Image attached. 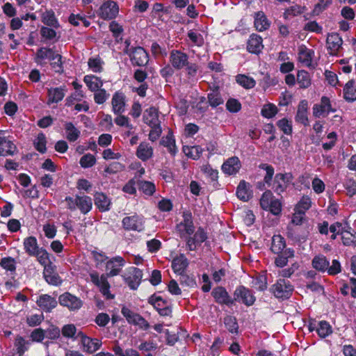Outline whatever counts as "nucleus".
<instances>
[{
	"label": "nucleus",
	"mask_w": 356,
	"mask_h": 356,
	"mask_svg": "<svg viewBox=\"0 0 356 356\" xmlns=\"http://www.w3.org/2000/svg\"><path fill=\"white\" fill-rule=\"evenodd\" d=\"M259 168L266 171L264 181L268 186H270L272 190L277 195H281L286 191L289 184L293 179V175L291 172H280L275 175L273 180L275 169L271 165L261 163Z\"/></svg>",
	"instance_id": "obj_1"
},
{
	"label": "nucleus",
	"mask_w": 356,
	"mask_h": 356,
	"mask_svg": "<svg viewBox=\"0 0 356 356\" xmlns=\"http://www.w3.org/2000/svg\"><path fill=\"white\" fill-rule=\"evenodd\" d=\"M294 291V287L289 280L278 279L270 288V292L277 299L286 300L289 299Z\"/></svg>",
	"instance_id": "obj_2"
},
{
	"label": "nucleus",
	"mask_w": 356,
	"mask_h": 356,
	"mask_svg": "<svg viewBox=\"0 0 356 356\" xmlns=\"http://www.w3.org/2000/svg\"><path fill=\"white\" fill-rule=\"evenodd\" d=\"M233 296V305L237 302L246 307H250L252 306L256 301V296L252 291L244 285L237 286L234 291Z\"/></svg>",
	"instance_id": "obj_3"
},
{
	"label": "nucleus",
	"mask_w": 356,
	"mask_h": 356,
	"mask_svg": "<svg viewBox=\"0 0 356 356\" xmlns=\"http://www.w3.org/2000/svg\"><path fill=\"white\" fill-rule=\"evenodd\" d=\"M149 305L157 311L161 316H172V309L168 300H164L161 296L156 293L150 296L147 300Z\"/></svg>",
	"instance_id": "obj_4"
},
{
	"label": "nucleus",
	"mask_w": 356,
	"mask_h": 356,
	"mask_svg": "<svg viewBox=\"0 0 356 356\" xmlns=\"http://www.w3.org/2000/svg\"><path fill=\"white\" fill-rule=\"evenodd\" d=\"M143 217L135 213L133 216H126L122 220V225L126 231L141 232L145 229Z\"/></svg>",
	"instance_id": "obj_5"
},
{
	"label": "nucleus",
	"mask_w": 356,
	"mask_h": 356,
	"mask_svg": "<svg viewBox=\"0 0 356 356\" xmlns=\"http://www.w3.org/2000/svg\"><path fill=\"white\" fill-rule=\"evenodd\" d=\"M133 66L145 67L149 63V54L146 50L140 47H135L131 52L127 55Z\"/></svg>",
	"instance_id": "obj_6"
},
{
	"label": "nucleus",
	"mask_w": 356,
	"mask_h": 356,
	"mask_svg": "<svg viewBox=\"0 0 356 356\" xmlns=\"http://www.w3.org/2000/svg\"><path fill=\"white\" fill-rule=\"evenodd\" d=\"M58 302L61 306L67 307L70 311H77L83 305V301L79 297L70 292H65L60 295Z\"/></svg>",
	"instance_id": "obj_7"
},
{
	"label": "nucleus",
	"mask_w": 356,
	"mask_h": 356,
	"mask_svg": "<svg viewBox=\"0 0 356 356\" xmlns=\"http://www.w3.org/2000/svg\"><path fill=\"white\" fill-rule=\"evenodd\" d=\"M77 337L80 339L81 344L83 347V351L88 354L95 353L102 345V342L100 339L88 337L81 331L78 332Z\"/></svg>",
	"instance_id": "obj_8"
},
{
	"label": "nucleus",
	"mask_w": 356,
	"mask_h": 356,
	"mask_svg": "<svg viewBox=\"0 0 356 356\" xmlns=\"http://www.w3.org/2000/svg\"><path fill=\"white\" fill-rule=\"evenodd\" d=\"M119 13V6L113 1H107L102 3L99 9L98 15L104 20L115 19Z\"/></svg>",
	"instance_id": "obj_9"
},
{
	"label": "nucleus",
	"mask_w": 356,
	"mask_h": 356,
	"mask_svg": "<svg viewBox=\"0 0 356 356\" xmlns=\"http://www.w3.org/2000/svg\"><path fill=\"white\" fill-rule=\"evenodd\" d=\"M211 296L215 302L220 305L232 307L233 305V298L227 292L224 286H218L215 287L211 291Z\"/></svg>",
	"instance_id": "obj_10"
},
{
	"label": "nucleus",
	"mask_w": 356,
	"mask_h": 356,
	"mask_svg": "<svg viewBox=\"0 0 356 356\" xmlns=\"http://www.w3.org/2000/svg\"><path fill=\"white\" fill-rule=\"evenodd\" d=\"M187 54L177 49H172L170 53V63L177 70H182L188 65Z\"/></svg>",
	"instance_id": "obj_11"
},
{
	"label": "nucleus",
	"mask_w": 356,
	"mask_h": 356,
	"mask_svg": "<svg viewBox=\"0 0 356 356\" xmlns=\"http://www.w3.org/2000/svg\"><path fill=\"white\" fill-rule=\"evenodd\" d=\"M67 91V89L65 85L48 88L47 104L49 106L52 104H58L61 102L65 97Z\"/></svg>",
	"instance_id": "obj_12"
},
{
	"label": "nucleus",
	"mask_w": 356,
	"mask_h": 356,
	"mask_svg": "<svg viewBox=\"0 0 356 356\" xmlns=\"http://www.w3.org/2000/svg\"><path fill=\"white\" fill-rule=\"evenodd\" d=\"M37 305L44 312H51L58 305V301L56 298L49 294H42L36 300Z\"/></svg>",
	"instance_id": "obj_13"
},
{
	"label": "nucleus",
	"mask_w": 356,
	"mask_h": 356,
	"mask_svg": "<svg viewBox=\"0 0 356 356\" xmlns=\"http://www.w3.org/2000/svg\"><path fill=\"white\" fill-rule=\"evenodd\" d=\"M124 264L125 261L122 257L117 256L113 257L106 263V270L107 273L106 276L113 277L118 275L120 273Z\"/></svg>",
	"instance_id": "obj_14"
},
{
	"label": "nucleus",
	"mask_w": 356,
	"mask_h": 356,
	"mask_svg": "<svg viewBox=\"0 0 356 356\" xmlns=\"http://www.w3.org/2000/svg\"><path fill=\"white\" fill-rule=\"evenodd\" d=\"M129 273L130 275L124 278L125 282L131 289L136 290L141 283L143 271L138 268L131 267Z\"/></svg>",
	"instance_id": "obj_15"
},
{
	"label": "nucleus",
	"mask_w": 356,
	"mask_h": 356,
	"mask_svg": "<svg viewBox=\"0 0 356 356\" xmlns=\"http://www.w3.org/2000/svg\"><path fill=\"white\" fill-rule=\"evenodd\" d=\"M247 51L252 54L258 55L264 49L263 38L257 33H252L247 41Z\"/></svg>",
	"instance_id": "obj_16"
},
{
	"label": "nucleus",
	"mask_w": 356,
	"mask_h": 356,
	"mask_svg": "<svg viewBox=\"0 0 356 356\" xmlns=\"http://www.w3.org/2000/svg\"><path fill=\"white\" fill-rule=\"evenodd\" d=\"M335 111L336 109L332 108L330 98L326 96H323L321 99V103L314 104L313 106V115L316 118H320L325 112L329 114Z\"/></svg>",
	"instance_id": "obj_17"
},
{
	"label": "nucleus",
	"mask_w": 356,
	"mask_h": 356,
	"mask_svg": "<svg viewBox=\"0 0 356 356\" xmlns=\"http://www.w3.org/2000/svg\"><path fill=\"white\" fill-rule=\"evenodd\" d=\"M327 49L330 55H337L343 44L342 38L337 33H331L327 38Z\"/></svg>",
	"instance_id": "obj_18"
},
{
	"label": "nucleus",
	"mask_w": 356,
	"mask_h": 356,
	"mask_svg": "<svg viewBox=\"0 0 356 356\" xmlns=\"http://www.w3.org/2000/svg\"><path fill=\"white\" fill-rule=\"evenodd\" d=\"M188 265L189 261L185 254H180L172 259L171 267L175 273L179 275L186 272Z\"/></svg>",
	"instance_id": "obj_19"
},
{
	"label": "nucleus",
	"mask_w": 356,
	"mask_h": 356,
	"mask_svg": "<svg viewBox=\"0 0 356 356\" xmlns=\"http://www.w3.org/2000/svg\"><path fill=\"white\" fill-rule=\"evenodd\" d=\"M270 21L263 11L256 12L254 15V26L259 32L268 30L270 26Z\"/></svg>",
	"instance_id": "obj_20"
},
{
	"label": "nucleus",
	"mask_w": 356,
	"mask_h": 356,
	"mask_svg": "<svg viewBox=\"0 0 356 356\" xmlns=\"http://www.w3.org/2000/svg\"><path fill=\"white\" fill-rule=\"evenodd\" d=\"M76 205L81 213L86 215L88 213L92 208V200L90 196L83 195H76Z\"/></svg>",
	"instance_id": "obj_21"
},
{
	"label": "nucleus",
	"mask_w": 356,
	"mask_h": 356,
	"mask_svg": "<svg viewBox=\"0 0 356 356\" xmlns=\"http://www.w3.org/2000/svg\"><path fill=\"white\" fill-rule=\"evenodd\" d=\"M158 113V109L154 106H151L146 109L143 115L144 122L149 127L161 126Z\"/></svg>",
	"instance_id": "obj_22"
},
{
	"label": "nucleus",
	"mask_w": 356,
	"mask_h": 356,
	"mask_svg": "<svg viewBox=\"0 0 356 356\" xmlns=\"http://www.w3.org/2000/svg\"><path fill=\"white\" fill-rule=\"evenodd\" d=\"M277 257L275 258V265L278 268H284L289 262V259L293 258L295 256V251L291 248H288L284 250L281 251L280 253H275Z\"/></svg>",
	"instance_id": "obj_23"
},
{
	"label": "nucleus",
	"mask_w": 356,
	"mask_h": 356,
	"mask_svg": "<svg viewBox=\"0 0 356 356\" xmlns=\"http://www.w3.org/2000/svg\"><path fill=\"white\" fill-rule=\"evenodd\" d=\"M241 166L239 159L236 156H232L222 164V170L225 174L233 175L238 172Z\"/></svg>",
	"instance_id": "obj_24"
},
{
	"label": "nucleus",
	"mask_w": 356,
	"mask_h": 356,
	"mask_svg": "<svg viewBox=\"0 0 356 356\" xmlns=\"http://www.w3.org/2000/svg\"><path fill=\"white\" fill-rule=\"evenodd\" d=\"M43 275L46 282L54 286H59L62 283V280L58 274L56 272V266L49 265L46 267L43 271Z\"/></svg>",
	"instance_id": "obj_25"
},
{
	"label": "nucleus",
	"mask_w": 356,
	"mask_h": 356,
	"mask_svg": "<svg viewBox=\"0 0 356 356\" xmlns=\"http://www.w3.org/2000/svg\"><path fill=\"white\" fill-rule=\"evenodd\" d=\"M238 198L243 202L249 201L252 197V191L249 183L244 180L239 182L236 192Z\"/></svg>",
	"instance_id": "obj_26"
},
{
	"label": "nucleus",
	"mask_w": 356,
	"mask_h": 356,
	"mask_svg": "<svg viewBox=\"0 0 356 356\" xmlns=\"http://www.w3.org/2000/svg\"><path fill=\"white\" fill-rule=\"evenodd\" d=\"M94 202L100 212L108 211L111 209V200L102 192H97L95 194Z\"/></svg>",
	"instance_id": "obj_27"
},
{
	"label": "nucleus",
	"mask_w": 356,
	"mask_h": 356,
	"mask_svg": "<svg viewBox=\"0 0 356 356\" xmlns=\"http://www.w3.org/2000/svg\"><path fill=\"white\" fill-rule=\"evenodd\" d=\"M183 221L177 225V227H184V232L191 236L195 232V226L192 213L190 211H184L182 213Z\"/></svg>",
	"instance_id": "obj_28"
},
{
	"label": "nucleus",
	"mask_w": 356,
	"mask_h": 356,
	"mask_svg": "<svg viewBox=\"0 0 356 356\" xmlns=\"http://www.w3.org/2000/svg\"><path fill=\"white\" fill-rule=\"evenodd\" d=\"M17 147L13 141L5 136H0V156H13Z\"/></svg>",
	"instance_id": "obj_29"
},
{
	"label": "nucleus",
	"mask_w": 356,
	"mask_h": 356,
	"mask_svg": "<svg viewBox=\"0 0 356 356\" xmlns=\"http://www.w3.org/2000/svg\"><path fill=\"white\" fill-rule=\"evenodd\" d=\"M113 111L115 114H120L124 111L125 97L122 92H116L112 97Z\"/></svg>",
	"instance_id": "obj_30"
},
{
	"label": "nucleus",
	"mask_w": 356,
	"mask_h": 356,
	"mask_svg": "<svg viewBox=\"0 0 356 356\" xmlns=\"http://www.w3.org/2000/svg\"><path fill=\"white\" fill-rule=\"evenodd\" d=\"M314 56V51L307 48L305 46L301 47L298 51V60L307 67L314 68L312 66V59Z\"/></svg>",
	"instance_id": "obj_31"
},
{
	"label": "nucleus",
	"mask_w": 356,
	"mask_h": 356,
	"mask_svg": "<svg viewBox=\"0 0 356 356\" xmlns=\"http://www.w3.org/2000/svg\"><path fill=\"white\" fill-rule=\"evenodd\" d=\"M23 245L26 253L31 257L37 255V252L40 249L38 246L37 238L33 236L25 238L24 239Z\"/></svg>",
	"instance_id": "obj_32"
},
{
	"label": "nucleus",
	"mask_w": 356,
	"mask_h": 356,
	"mask_svg": "<svg viewBox=\"0 0 356 356\" xmlns=\"http://www.w3.org/2000/svg\"><path fill=\"white\" fill-rule=\"evenodd\" d=\"M83 81L87 86L88 90L91 92H96L103 86V81L99 76L93 74H88L83 77Z\"/></svg>",
	"instance_id": "obj_33"
},
{
	"label": "nucleus",
	"mask_w": 356,
	"mask_h": 356,
	"mask_svg": "<svg viewBox=\"0 0 356 356\" xmlns=\"http://www.w3.org/2000/svg\"><path fill=\"white\" fill-rule=\"evenodd\" d=\"M42 22L47 26L57 29L60 27V24L52 9L47 10L41 16Z\"/></svg>",
	"instance_id": "obj_34"
},
{
	"label": "nucleus",
	"mask_w": 356,
	"mask_h": 356,
	"mask_svg": "<svg viewBox=\"0 0 356 356\" xmlns=\"http://www.w3.org/2000/svg\"><path fill=\"white\" fill-rule=\"evenodd\" d=\"M312 267L318 272L325 273L327 271L330 261L323 254L316 255L312 261Z\"/></svg>",
	"instance_id": "obj_35"
},
{
	"label": "nucleus",
	"mask_w": 356,
	"mask_h": 356,
	"mask_svg": "<svg viewBox=\"0 0 356 356\" xmlns=\"http://www.w3.org/2000/svg\"><path fill=\"white\" fill-rule=\"evenodd\" d=\"M33 257H35L39 264L44 266V269L49 265H54L53 264V260L55 259V257L43 248H40L39 251L37 252V255H34Z\"/></svg>",
	"instance_id": "obj_36"
},
{
	"label": "nucleus",
	"mask_w": 356,
	"mask_h": 356,
	"mask_svg": "<svg viewBox=\"0 0 356 356\" xmlns=\"http://www.w3.org/2000/svg\"><path fill=\"white\" fill-rule=\"evenodd\" d=\"M136 156L143 161H147L153 156V148L149 143L142 142L137 148Z\"/></svg>",
	"instance_id": "obj_37"
},
{
	"label": "nucleus",
	"mask_w": 356,
	"mask_h": 356,
	"mask_svg": "<svg viewBox=\"0 0 356 356\" xmlns=\"http://www.w3.org/2000/svg\"><path fill=\"white\" fill-rule=\"evenodd\" d=\"M160 144L167 147L169 153L172 156H174L177 153V147L175 143V138L171 130L169 131V132L165 137H163V138L160 141Z\"/></svg>",
	"instance_id": "obj_38"
},
{
	"label": "nucleus",
	"mask_w": 356,
	"mask_h": 356,
	"mask_svg": "<svg viewBox=\"0 0 356 356\" xmlns=\"http://www.w3.org/2000/svg\"><path fill=\"white\" fill-rule=\"evenodd\" d=\"M355 80L350 79L343 86V98L348 102L356 101V88H355Z\"/></svg>",
	"instance_id": "obj_39"
},
{
	"label": "nucleus",
	"mask_w": 356,
	"mask_h": 356,
	"mask_svg": "<svg viewBox=\"0 0 356 356\" xmlns=\"http://www.w3.org/2000/svg\"><path fill=\"white\" fill-rule=\"evenodd\" d=\"M209 105L215 108L224 103V100L219 91V86H215V89H213V92H211L207 95Z\"/></svg>",
	"instance_id": "obj_40"
},
{
	"label": "nucleus",
	"mask_w": 356,
	"mask_h": 356,
	"mask_svg": "<svg viewBox=\"0 0 356 356\" xmlns=\"http://www.w3.org/2000/svg\"><path fill=\"white\" fill-rule=\"evenodd\" d=\"M286 241L280 234L274 235L272 238L270 246L271 252L275 253H280L281 251L286 249Z\"/></svg>",
	"instance_id": "obj_41"
},
{
	"label": "nucleus",
	"mask_w": 356,
	"mask_h": 356,
	"mask_svg": "<svg viewBox=\"0 0 356 356\" xmlns=\"http://www.w3.org/2000/svg\"><path fill=\"white\" fill-rule=\"evenodd\" d=\"M138 190L145 195L152 196L156 191L155 184L149 181L138 180L137 181Z\"/></svg>",
	"instance_id": "obj_42"
},
{
	"label": "nucleus",
	"mask_w": 356,
	"mask_h": 356,
	"mask_svg": "<svg viewBox=\"0 0 356 356\" xmlns=\"http://www.w3.org/2000/svg\"><path fill=\"white\" fill-rule=\"evenodd\" d=\"M332 327L327 321H320L318 322V328L316 332L319 337L325 339L332 333Z\"/></svg>",
	"instance_id": "obj_43"
},
{
	"label": "nucleus",
	"mask_w": 356,
	"mask_h": 356,
	"mask_svg": "<svg viewBox=\"0 0 356 356\" xmlns=\"http://www.w3.org/2000/svg\"><path fill=\"white\" fill-rule=\"evenodd\" d=\"M65 130L67 134L66 138L70 142L76 141L80 136V131L71 122L65 124Z\"/></svg>",
	"instance_id": "obj_44"
},
{
	"label": "nucleus",
	"mask_w": 356,
	"mask_h": 356,
	"mask_svg": "<svg viewBox=\"0 0 356 356\" xmlns=\"http://www.w3.org/2000/svg\"><path fill=\"white\" fill-rule=\"evenodd\" d=\"M297 82L300 88L306 89L312 84L310 75L306 70H299L297 74Z\"/></svg>",
	"instance_id": "obj_45"
},
{
	"label": "nucleus",
	"mask_w": 356,
	"mask_h": 356,
	"mask_svg": "<svg viewBox=\"0 0 356 356\" xmlns=\"http://www.w3.org/2000/svg\"><path fill=\"white\" fill-rule=\"evenodd\" d=\"M312 207L311 198L307 195H303L295 207V211L305 214V212Z\"/></svg>",
	"instance_id": "obj_46"
},
{
	"label": "nucleus",
	"mask_w": 356,
	"mask_h": 356,
	"mask_svg": "<svg viewBox=\"0 0 356 356\" xmlns=\"http://www.w3.org/2000/svg\"><path fill=\"white\" fill-rule=\"evenodd\" d=\"M122 316L126 318L129 324L136 325L140 314L134 312L126 306L121 309Z\"/></svg>",
	"instance_id": "obj_47"
},
{
	"label": "nucleus",
	"mask_w": 356,
	"mask_h": 356,
	"mask_svg": "<svg viewBox=\"0 0 356 356\" xmlns=\"http://www.w3.org/2000/svg\"><path fill=\"white\" fill-rule=\"evenodd\" d=\"M35 149L41 154L47 152V138L44 133L40 132L38 134L35 140L33 141Z\"/></svg>",
	"instance_id": "obj_48"
},
{
	"label": "nucleus",
	"mask_w": 356,
	"mask_h": 356,
	"mask_svg": "<svg viewBox=\"0 0 356 356\" xmlns=\"http://www.w3.org/2000/svg\"><path fill=\"white\" fill-rule=\"evenodd\" d=\"M0 266L6 270L10 272L11 275L15 274L16 262L14 258L10 257L2 258L0 261Z\"/></svg>",
	"instance_id": "obj_49"
},
{
	"label": "nucleus",
	"mask_w": 356,
	"mask_h": 356,
	"mask_svg": "<svg viewBox=\"0 0 356 356\" xmlns=\"http://www.w3.org/2000/svg\"><path fill=\"white\" fill-rule=\"evenodd\" d=\"M236 82L245 89H251L256 86L255 80L245 74L238 75L236 76Z\"/></svg>",
	"instance_id": "obj_50"
},
{
	"label": "nucleus",
	"mask_w": 356,
	"mask_h": 356,
	"mask_svg": "<svg viewBox=\"0 0 356 356\" xmlns=\"http://www.w3.org/2000/svg\"><path fill=\"white\" fill-rule=\"evenodd\" d=\"M97 286L99 288L100 292L106 297V299L114 298V296L110 293V284L107 280V276L102 275V281Z\"/></svg>",
	"instance_id": "obj_51"
},
{
	"label": "nucleus",
	"mask_w": 356,
	"mask_h": 356,
	"mask_svg": "<svg viewBox=\"0 0 356 356\" xmlns=\"http://www.w3.org/2000/svg\"><path fill=\"white\" fill-rule=\"evenodd\" d=\"M224 324L227 330L232 334H237L238 331V324L236 317L233 316H227L224 318Z\"/></svg>",
	"instance_id": "obj_52"
},
{
	"label": "nucleus",
	"mask_w": 356,
	"mask_h": 356,
	"mask_svg": "<svg viewBox=\"0 0 356 356\" xmlns=\"http://www.w3.org/2000/svg\"><path fill=\"white\" fill-rule=\"evenodd\" d=\"M183 152L188 157L193 160H197L201 156L202 148L198 145L193 147L184 146Z\"/></svg>",
	"instance_id": "obj_53"
},
{
	"label": "nucleus",
	"mask_w": 356,
	"mask_h": 356,
	"mask_svg": "<svg viewBox=\"0 0 356 356\" xmlns=\"http://www.w3.org/2000/svg\"><path fill=\"white\" fill-rule=\"evenodd\" d=\"M278 113V108L277 107L272 104L268 103L265 104L261 111V115L265 118H273L276 115V114Z\"/></svg>",
	"instance_id": "obj_54"
},
{
	"label": "nucleus",
	"mask_w": 356,
	"mask_h": 356,
	"mask_svg": "<svg viewBox=\"0 0 356 356\" xmlns=\"http://www.w3.org/2000/svg\"><path fill=\"white\" fill-rule=\"evenodd\" d=\"M29 343L24 337L18 336L15 341V347L19 356H22L28 350Z\"/></svg>",
	"instance_id": "obj_55"
},
{
	"label": "nucleus",
	"mask_w": 356,
	"mask_h": 356,
	"mask_svg": "<svg viewBox=\"0 0 356 356\" xmlns=\"http://www.w3.org/2000/svg\"><path fill=\"white\" fill-rule=\"evenodd\" d=\"M104 61L99 57L93 58L91 57L88 59V65L93 72L100 73L103 71L102 65Z\"/></svg>",
	"instance_id": "obj_56"
},
{
	"label": "nucleus",
	"mask_w": 356,
	"mask_h": 356,
	"mask_svg": "<svg viewBox=\"0 0 356 356\" xmlns=\"http://www.w3.org/2000/svg\"><path fill=\"white\" fill-rule=\"evenodd\" d=\"M181 285L190 288H195L197 286L195 277L193 275H188L185 273L179 275Z\"/></svg>",
	"instance_id": "obj_57"
},
{
	"label": "nucleus",
	"mask_w": 356,
	"mask_h": 356,
	"mask_svg": "<svg viewBox=\"0 0 356 356\" xmlns=\"http://www.w3.org/2000/svg\"><path fill=\"white\" fill-rule=\"evenodd\" d=\"M264 211H269L274 216H279L282 211V204L279 199L275 198Z\"/></svg>",
	"instance_id": "obj_58"
},
{
	"label": "nucleus",
	"mask_w": 356,
	"mask_h": 356,
	"mask_svg": "<svg viewBox=\"0 0 356 356\" xmlns=\"http://www.w3.org/2000/svg\"><path fill=\"white\" fill-rule=\"evenodd\" d=\"M277 126L284 134L291 135L293 132L292 122L286 118L277 122Z\"/></svg>",
	"instance_id": "obj_59"
},
{
	"label": "nucleus",
	"mask_w": 356,
	"mask_h": 356,
	"mask_svg": "<svg viewBox=\"0 0 356 356\" xmlns=\"http://www.w3.org/2000/svg\"><path fill=\"white\" fill-rule=\"evenodd\" d=\"M273 192L270 190H266L263 193L259 200L261 208L264 210L268 204L275 199Z\"/></svg>",
	"instance_id": "obj_60"
},
{
	"label": "nucleus",
	"mask_w": 356,
	"mask_h": 356,
	"mask_svg": "<svg viewBox=\"0 0 356 356\" xmlns=\"http://www.w3.org/2000/svg\"><path fill=\"white\" fill-rule=\"evenodd\" d=\"M342 243L344 245L356 246V232L355 231L346 232L341 235Z\"/></svg>",
	"instance_id": "obj_61"
},
{
	"label": "nucleus",
	"mask_w": 356,
	"mask_h": 356,
	"mask_svg": "<svg viewBox=\"0 0 356 356\" xmlns=\"http://www.w3.org/2000/svg\"><path fill=\"white\" fill-rule=\"evenodd\" d=\"M202 171L210 179L211 181H217L218 179V171L213 169L209 164L202 166Z\"/></svg>",
	"instance_id": "obj_62"
},
{
	"label": "nucleus",
	"mask_w": 356,
	"mask_h": 356,
	"mask_svg": "<svg viewBox=\"0 0 356 356\" xmlns=\"http://www.w3.org/2000/svg\"><path fill=\"white\" fill-rule=\"evenodd\" d=\"M226 109L232 113H238L241 109V104L234 98H229L226 102Z\"/></svg>",
	"instance_id": "obj_63"
},
{
	"label": "nucleus",
	"mask_w": 356,
	"mask_h": 356,
	"mask_svg": "<svg viewBox=\"0 0 356 356\" xmlns=\"http://www.w3.org/2000/svg\"><path fill=\"white\" fill-rule=\"evenodd\" d=\"M343 187L347 191V195L353 197L356 194V180L353 178H348L343 182Z\"/></svg>",
	"instance_id": "obj_64"
}]
</instances>
